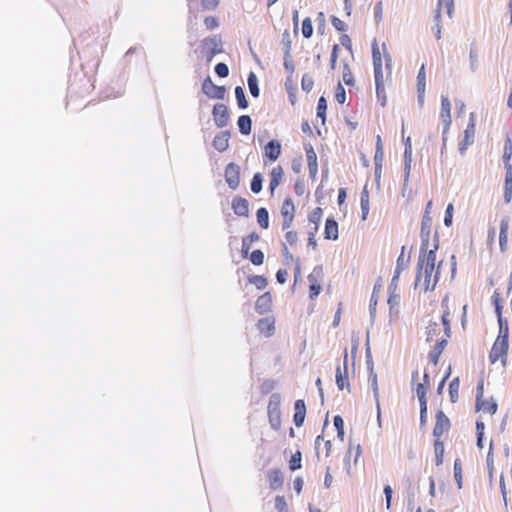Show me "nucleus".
I'll return each instance as SVG.
<instances>
[{"mask_svg":"<svg viewBox=\"0 0 512 512\" xmlns=\"http://www.w3.org/2000/svg\"><path fill=\"white\" fill-rule=\"evenodd\" d=\"M437 249L438 246L435 245L433 249L428 250V241L422 243L417 263L415 289L427 292L436 287L442 265V261H439L435 267Z\"/></svg>","mask_w":512,"mask_h":512,"instance_id":"f257e3e1","label":"nucleus"},{"mask_svg":"<svg viewBox=\"0 0 512 512\" xmlns=\"http://www.w3.org/2000/svg\"><path fill=\"white\" fill-rule=\"evenodd\" d=\"M372 60L376 96L381 106L387 102L386 87L392 81V58L388 53L385 43L380 47L376 41L372 44Z\"/></svg>","mask_w":512,"mask_h":512,"instance_id":"f03ea898","label":"nucleus"},{"mask_svg":"<svg viewBox=\"0 0 512 512\" xmlns=\"http://www.w3.org/2000/svg\"><path fill=\"white\" fill-rule=\"evenodd\" d=\"M442 306L445 307L441 317L442 324L432 322L426 328V341L435 343L433 349L429 352V360L433 365L438 364L439 357L447 345V339L450 337V312L447 300L442 301Z\"/></svg>","mask_w":512,"mask_h":512,"instance_id":"7ed1b4c3","label":"nucleus"},{"mask_svg":"<svg viewBox=\"0 0 512 512\" xmlns=\"http://www.w3.org/2000/svg\"><path fill=\"white\" fill-rule=\"evenodd\" d=\"M509 326L504 325L499 327V334L494 341L492 348L489 352V361L491 364H495L498 361L501 362L502 366L506 365L508 349H509Z\"/></svg>","mask_w":512,"mask_h":512,"instance_id":"20e7f679","label":"nucleus"},{"mask_svg":"<svg viewBox=\"0 0 512 512\" xmlns=\"http://www.w3.org/2000/svg\"><path fill=\"white\" fill-rule=\"evenodd\" d=\"M503 161L505 166L504 200L508 204L512 199V140L509 133H506Z\"/></svg>","mask_w":512,"mask_h":512,"instance_id":"39448f33","label":"nucleus"},{"mask_svg":"<svg viewBox=\"0 0 512 512\" xmlns=\"http://www.w3.org/2000/svg\"><path fill=\"white\" fill-rule=\"evenodd\" d=\"M475 410L488 415H494L498 410V404L493 397H484V378L481 377L476 387Z\"/></svg>","mask_w":512,"mask_h":512,"instance_id":"423d86ee","label":"nucleus"},{"mask_svg":"<svg viewBox=\"0 0 512 512\" xmlns=\"http://www.w3.org/2000/svg\"><path fill=\"white\" fill-rule=\"evenodd\" d=\"M200 54L206 62H211L215 55L223 52V43L220 35L205 37L200 42Z\"/></svg>","mask_w":512,"mask_h":512,"instance_id":"0eeeda50","label":"nucleus"},{"mask_svg":"<svg viewBox=\"0 0 512 512\" xmlns=\"http://www.w3.org/2000/svg\"><path fill=\"white\" fill-rule=\"evenodd\" d=\"M281 396L279 393H274L270 396L267 415L269 424L272 429L278 430L281 427Z\"/></svg>","mask_w":512,"mask_h":512,"instance_id":"6e6552de","label":"nucleus"},{"mask_svg":"<svg viewBox=\"0 0 512 512\" xmlns=\"http://www.w3.org/2000/svg\"><path fill=\"white\" fill-rule=\"evenodd\" d=\"M476 132V116L473 112L469 114V122L464 130L463 139L459 142V151L464 154L467 148L474 143Z\"/></svg>","mask_w":512,"mask_h":512,"instance_id":"1a4fd4ad","label":"nucleus"},{"mask_svg":"<svg viewBox=\"0 0 512 512\" xmlns=\"http://www.w3.org/2000/svg\"><path fill=\"white\" fill-rule=\"evenodd\" d=\"M295 212L296 208L293 199L290 196L286 197L280 208L283 230H288L292 226L295 218Z\"/></svg>","mask_w":512,"mask_h":512,"instance_id":"9d476101","label":"nucleus"},{"mask_svg":"<svg viewBox=\"0 0 512 512\" xmlns=\"http://www.w3.org/2000/svg\"><path fill=\"white\" fill-rule=\"evenodd\" d=\"M442 9L446 10V13L449 17H452V14L454 11V1L453 0H438L437 8L435 10V15H434L435 27L433 28L435 30V35H436L437 39L441 38L440 18H441Z\"/></svg>","mask_w":512,"mask_h":512,"instance_id":"9b49d317","label":"nucleus"},{"mask_svg":"<svg viewBox=\"0 0 512 512\" xmlns=\"http://www.w3.org/2000/svg\"><path fill=\"white\" fill-rule=\"evenodd\" d=\"M435 418L436 422L433 428V436L435 439H441L450 430L451 423L449 418L441 410L436 413Z\"/></svg>","mask_w":512,"mask_h":512,"instance_id":"f8f14e48","label":"nucleus"},{"mask_svg":"<svg viewBox=\"0 0 512 512\" xmlns=\"http://www.w3.org/2000/svg\"><path fill=\"white\" fill-rule=\"evenodd\" d=\"M505 300H506V297L503 295V293L500 292L499 289H495L491 296V302L494 306L495 313L497 315L498 325L501 328L504 325H508L507 320L504 319L503 315H502V310H503Z\"/></svg>","mask_w":512,"mask_h":512,"instance_id":"ddd939ff","label":"nucleus"},{"mask_svg":"<svg viewBox=\"0 0 512 512\" xmlns=\"http://www.w3.org/2000/svg\"><path fill=\"white\" fill-rule=\"evenodd\" d=\"M321 277L322 269L314 268L313 271L308 275L309 281V298L314 300L321 292Z\"/></svg>","mask_w":512,"mask_h":512,"instance_id":"4468645a","label":"nucleus"},{"mask_svg":"<svg viewBox=\"0 0 512 512\" xmlns=\"http://www.w3.org/2000/svg\"><path fill=\"white\" fill-rule=\"evenodd\" d=\"M225 180L232 190H236L240 184V167L235 163H229L225 168Z\"/></svg>","mask_w":512,"mask_h":512,"instance_id":"2eb2a0df","label":"nucleus"},{"mask_svg":"<svg viewBox=\"0 0 512 512\" xmlns=\"http://www.w3.org/2000/svg\"><path fill=\"white\" fill-rule=\"evenodd\" d=\"M203 92L210 98L223 99L225 97V87L217 86L210 77H207L202 84Z\"/></svg>","mask_w":512,"mask_h":512,"instance_id":"dca6fc26","label":"nucleus"},{"mask_svg":"<svg viewBox=\"0 0 512 512\" xmlns=\"http://www.w3.org/2000/svg\"><path fill=\"white\" fill-rule=\"evenodd\" d=\"M213 119L217 127L223 128L228 124L229 113L228 108L225 104L218 103L213 107Z\"/></svg>","mask_w":512,"mask_h":512,"instance_id":"f3484780","label":"nucleus"},{"mask_svg":"<svg viewBox=\"0 0 512 512\" xmlns=\"http://www.w3.org/2000/svg\"><path fill=\"white\" fill-rule=\"evenodd\" d=\"M281 150V143L278 140H271L264 146L263 157L270 162H274L281 155ZM264 164H266V160H264Z\"/></svg>","mask_w":512,"mask_h":512,"instance_id":"a211bd4d","label":"nucleus"},{"mask_svg":"<svg viewBox=\"0 0 512 512\" xmlns=\"http://www.w3.org/2000/svg\"><path fill=\"white\" fill-rule=\"evenodd\" d=\"M430 388V380L428 373H424L423 382L417 384L416 393L420 402L422 414L427 411V399L426 394Z\"/></svg>","mask_w":512,"mask_h":512,"instance_id":"6ab92c4d","label":"nucleus"},{"mask_svg":"<svg viewBox=\"0 0 512 512\" xmlns=\"http://www.w3.org/2000/svg\"><path fill=\"white\" fill-rule=\"evenodd\" d=\"M440 119L444 124V133L451 125V103L448 96L441 97Z\"/></svg>","mask_w":512,"mask_h":512,"instance_id":"aec40b11","label":"nucleus"},{"mask_svg":"<svg viewBox=\"0 0 512 512\" xmlns=\"http://www.w3.org/2000/svg\"><path fill=\"white\" fill-rule=\"evenodd\" d=\"M308 169L311 177H315L318 172L317 154L311 144L304 146Z\"/></svg>","mask_w":512,"mask_h":512,"instance_id":"412c9836","label":"nucleus"},{"mask_svg":"<svg viewBox=\"0 0 512 512\" xmlns=\"http://www.w3.org/2000/svg\"><path fill=\"white\" fill-rule=\"evenodd\" d=\"M267 480L271 490H278L283 487L284 477L280 469H271L267 473Z\"/></svg>","mask_w":512,"mask_h":512,"instance_id":"4be33fe9","label":"nucleus"},{"mask_svg":"<svg viewBox=\"0 0 512 512\" xmlns=\"http://www.w3.org/2000/svg\"><path fill=\"white\" fill-rule=\"evenodd\" d=\"M269 190L271 195H273L275 189L280 185L284 178V170L281 165H277L272 168L269 174Z\"/></svg>","mask_w":512,"mask_h":512,"instance_id":"5701e85b","label":"nucleus"},{"mask_svg":"<svg viewBox=\"0 0 512 512\" xmlns=\"http://www.w3.org/2000/svg\"><path fill=\"white\" fill-rule=\"evenodd\" d=\"M232 209L234 213L240 217H248L249 202L247 199L237 196L232 200Z\"/></svg>","mask_w":512,"mask_h":512,"instance_id":"b1692460","label":"nucleus"},{"mask_svg":"<svg viewBox=\"0 0 512 512\" xmlns=\"http://www.w3.org/2000/svg\"><path fill=\"white\" fill-rule=\"evenodd\" d=\"M272 307V295L270 292H265L260 295L255 303V309L259 314L267 313Z\"/></svg>","mask_w":512,"mask_h":512,"instance_id":"393cba45","label":"nucleus"},{"mask_svg":"<svg viewBox=\"0 0 512 512\" xmlns=\"http://www.w3.org/2000/svg\"><path fill=\"white\" fill-rule=\"evenodd\" d=\"M257 328L263 336L270 337L275 332V320L271 317L259 319Z\"/></svg>","mask_w":512,"mask_h":512,"instance_id":"a878e982","label":"nucleus"},{"mask_svg":"<svg viewBox=\"0 0 512 512\" xmlns=\"http://www.w3.org/2000/svg\"><path fill=\"white\" fill-rule=\"evenodd\" d=\"M295 413L293 416V421L297 427H301L304 423L306 416V405L304 400L298 399L294 405Z\"/></svg>","mask_w":512,"mask_h":512,"instance_id":"bb28decb","label":"nucleus"},{"mask_svg":"<svg viewBox=\"0 0 512 512\" xmlns=\"http://www.w3.org/2000/svg\"><path fill=\"white\" fill-rule=\"evenodd\" d=\"M347 357H348V353H347V349H345V351H344V371H342L340 367H337V370H336V384L340 390H343L345 387L349 386L348 374H347V368H346Z\"/></svg>","mask_w":512,"mask_h":512,"instance_id":"cd10ccee","label":"nucleus"},{"mask_svg":"<svg viewBox=\"0 0 512 512\" xmlns=\"http://www.w3.org/2000/svg\"><path fill=\"white\" fill-rule=\"evenodd\" d=\"M509 219L503 218L500 222L499 245L502 252L506 251L508 243Z\"/></svg>","mask_w":512,"mask_h":512,"instance_id":"c85d7f7f","label":"nucleus"},{"mask_svg":"<svg viewBox=\"0 0 512 512\" xmlns=\"http://www.w3.org/2000/svg\"><path fill=\"white\" fill-rule=\"evenodd\" d=\"M229 137L230 135L227 131L218 133L213 139V147L219 152L227 150L229 147Z\"/></svg>","mask_w":512,"mask_h":512,"instance_id":"c756f323","label":"nucleus"},{"mask_svg":"<svg viewBox=\"0 0 512 512\" xmlns=\"http://www.w3.org/2000/svg\"><path fill=\"white\" fill-rule=\"evenodd\" d=\"M324 237L327 240L338 239V223L332 218H328L325 222Z\"/></svg>","mask_w":512,"mask_h":512,"instance_id":"7c9ffc66","label":"nucleus"},{"mask_svg":"<svg viewBox=\"0 0 512 512\" xmlns=\"http://www.w3.org/2000/svg\"><path fill=\"white\" fill-rule=\"evenodd\" d=\"M426 89V75H425V66L422 65L417 75V91H418V99L422 104L424 101Z\"/></svg>","mask_w":512,"mask_h":512,"instance_id":"2f4dec72","label":"nucleus"},{"mask_svg":"<svg viewBox=\"0 0 512 512\" xmlns=\"http://www.w3.org/2000/svg\"><path fill=\"white\" fill-rule=\"evenodd\" d=\"M383 159H384L383 143H382L381 136L377 135L375 155H374V162H375L376 170L381 169Z\"/></svg>","mask_w":512,"mask_h":512,"instance_id":"473e14b6","label":"nucleus"},{"mask_svg":"<svg viewBox=\"0 0 512 512\" xmlns=\"http://www.w3.org/2000/svg\"><path fill=\"white\" fill-rule=\"evenodd\" d=\"M238 127H239V131L243 134V135H249L251 133V130H252V121H251V118L250 116L248 115H242L238 118Z\"/></svg>","mask_w":512,"mask_h":512,"instance_id":"72a5a7b5","label":"nucleus"},{"mask_svg":"<svg viewBox=\"0 0 512 512\" xmlns=\"http://www.w3.org/2000/svg\"><path fill=\"white\" fill-rule=\"evenodd\" d=\"M298 242V233L294 230H288L286 233H285V243H283V248H282V252L283 254H287L288 253V250H287V244L291 247H294L296 246Z\"/></svg>","mask_w":512,"mask_h":512,"instance_id":"f704fd0d","label":"nucleus"},{"mask_svg":"<svg viewBox=\"0 0 512 512\" xmlns=\"http://www.w3.org/2000/svg\"><path fill=\"white\" fill-rule=\"evenodd\" d=\"M257 222L261 228L267 229L269 227V213L264 207H261L256 212Z\"/></svg>","mask_w":512,"mask_h":512,"instance_id":"c9c22d12","label":"nucleus"},{"mask_svg":"<svg viewBox=\"0 0 512 512\" xmlns=\"http://www.w3.org/2000/svg\"><path fill=\"white\" fill-rule=\"evenodd\" d=\"M435 464L437 466L443 463L444 444L441 439L434 440Z\"/></svg>","mask_w":512,"mask_h":512,"instance_id":"e433bc0d","label":"nucleus"},{"mask_svg":"<svg viewBox=\"0 0 512 512\" xmlns=\"http://www.w3.org/2000/svg\"><path fill=\"white\" fill-rule=\"evenodd\" d=\"M460 380L458 377L454 378L449 384V396L451 402L455 403L459 398Z\"/></svg>","mask_w":512,"mask_h":512,"instance_id":"4c0bfd02","label":"nucleus"},{"mask_svg":"<svg viewBox=\"0 0 512 512\" xmlns=\"http://www.w3.org/2000/svg\"><path fill=\"white\" fill-rule=\"evenodd\" d=\"M323 217V210L321 207L314 208L310 214L308 215V220L310 223L314 224L313 227H318Z\"/></svg>","mask_w":512,"mask_h":512,"instance_id":"58836bf2","label":"nucleus"},{"mask_svg":"<svg viewBox=\"0 0 512 512\" xmlns=\"http://www.w3.org/2000/svg\"><path fill=\"white\" fill-rule=\"evenodd\" d=\"M302 454L300 451H296L294 454H292L290 460H289V469L291 471L298 470L302 467Z\"/></svg>","mask_w":512,"mask_h":512,"instance_id":"ea45409f","label":"nucleus"},{"mask_svg":"<svg viewBox=\"0 0 512 512\" xmlns=\"http://www.w3.org/2000/svg\"><path fill=\"white\" fill-rule=\"evenodd\" d=\"M248 86L250 93L253 97L259 96V87H258V81L256 75L251 72L248 76Z\"/></svg>","mask_w":512,"mask_h":512,"instance_id":"a19ab883","label":"nucleus"},{"mask_svg":"<svg viewBox=\"0 0 512 512\" xmlns=\"http://www.w3.org/2000/svg\"><path fill=\"white\" fill-rule=\"evenodd\" d=\"M326 111H327V101L324 96H321L318 100L317 104V117L322 119V124L325 123L326 120Z\"/></svg>","mask_w":512,"mask_h":512,"instance_id":"79ce46f5","label":"nucleus"},{"mask_svg":"<svg viewBox=\"0 0 512 512\" xmlns=\"http://www.w3.org/2000/svg\"><path fill=\"white\" fill-rule=\"evenodd\" d=\"M342 79L343 82L348 86H353L355 84L353 73L347 63L343 65Z\"/></svg>","mask_w":512,"mask_h":512,"instance_id":"37998d69","label":"nucleus"},{"mask_svg":"<svg viewBox=\"0 0 512 512\" xmlns=\"http://www.w3.org/2000/svg\"><path fill=\"white\" fill-rule=\"evenodd\" d=\"M301 32L304 38L308 39L313 35V25L309 17L302 21Z\"/></svg>","mask_w":512,"mask_h":512,"instance_id":"c03bdc74","label":"nucleus"},{"mask_svg":"<svg viewBox=\"0 0 512 512\" xmlns=\"http://www.w3.org/2000/svg\"><path fill=\"white\" fill-rule=\"evenodd\" d=\"M235 96L237 99L238 106L242 109H245L248 107V102L245 97V92L242 87L237 86L235 88Z\"/></svg>","mask_w":512,"mask_h":512,"instance_id":"a18cd8bd","label":"nucleus"},{"mask_svg":"<svg viewBox=\"0 0 512 512\" xmlns=\"http://www.w3.org/2000/svg\"><path fill=\"white\" fill-rule=\"evenodd\" d=\"M248 281L254 284L258 290H263L267 286L266 278L261 275L250 276Z\"/></svg>","mask_w":512,"mask_h":512,"instance_id":"49530a36","label":"nucleus"},{"mask_svg":"<svg viewBox=\"0 0 512 512\" xmlns=\"http://www.w3.org/2000/svg\"><path fill=\"white\" fill-rule=\"evenodd\" d=\"M469 60L471 70L476 71L478 69V49L474 45H471L469 51Z\"/></svg>","mask_w":512,"mask_h":512,"instance_id":"de8ad7c7","label":"nucleus"},{"mask_svg":"<svg viewBox=\"0 0 512 512\" xmlns=\"http://www.w3.org/2000/svg\"><path fill=\"white\" fill-rule=\"evenodd\" d=\"M262 175L261 173L254 174L251 181V191L255 194L259 193L262 190Z\"/></svg>","mask_w":512,"mask_h":512,"instance_id":"09e8293b","label":"nucleus"},{"mask_svg":"<svg viewBox=\"0 0 512 512\" xmlns=\"http://www.w3.org/2000/svg\"><path fill=\"white\" fill-rule=\"evenodd\" d=\"M250 261L252 262L253 265L255 266H260L263 264L264 262V253L259 250V249H256L254 250L251 254H250Z\"/></svg>","mask_w":512,"mask_h":512,"instance_id":"8fccbe9b","label":"nucleus"},{"mask_svg":"<svg viewBox=\"0 0 512 512\" xmlns=\"http://www.w3.org/2000/svg\"><path fill=\"white\" fill-rule=\"evenodd\" d=\"M400 320L398 318V315L395 314L394 316H390V319H389V327H390V331L392 333V335L397 332L398 334L401 333V327H400Z\"/></svg>","mask_w":512,"mask_h":512,"instance_id":"3c124183","label":"nucleus"},{"mask_svg":"<svg viewBox=\"0 0 512 512\" xmlns=\"http://www.w3.org/2000/svg\"><path fill=\"white\" fill-rule=\"evenodd\" d=\"M454 478L458 484V487H462V465L459 459L454 461Z\"/></svg>","mask_w":512,"mask_h":512,"instance_id":"603ef678","label":"nucleus"},{"mask_svg":"<svg viewBox=\"0 0 512 512\" xmlns=\"http://www.w3.org/2000/svg\"><path fill=\"white\" fill-rule=\"evenodd\" d=\"M274 505L277 512H288V506L284 496H276Z\"/></svg>","mask_w":512,"mask_h":512,"instance_id":"864d4df0","label":"nucleus"},{"mask_svg":"<svg viewBox=\"0 0 512 512\" xmlns=\"http://www.w3.org/2000/svg\"><path fill=\"white\" fill-rule=\"evenodd\" d=\"M204 25L207 30H214L219 27V20L215 16H206L204 18Z\"/></svg>","mask_w":512,"mask_h":512,"instance_id":"5fc2aeb1","label":"nucleus"},{"mask_svg":"<svg viewBox=\"0 0 512 512\" xmlns=\"http://www.w3.org/2000/svg\"><path fill=\"white\" fill-rule=\"evenodd\" d=\"M334 426L337 429L338 436L343 439L344 437V421L341 416L337 415L333 419Z\"/></svg>","mask_w":512,"mask_h":512,"instance_id":"6e6d98bb","label":"nucleus"},{"mask_svg":"<svg viewBox=\"0 0 512 512\" xmlns=\"http://www.w3.org/2000/svg\"><path fill=\"white\" fill-rule=\"evenodd\" d=\"M318 232V227H313L308 232V245L313 248V250L317 249V241L316 234Z\"/></svg>","mask_w":512,"mask_h":512,"instance_id":"4d7b16f0","label":"nucleus"},{"mask_svg":"<svg viewBox=\"0 0 512 512\" xmlns=\"http://www.w3.org/2000/svg\"><path fill=\"white\" fill-rule=\"evenodd\" d=\"M331 23H332L333 27L338 31L344 32L347 30L346 23L336 16L331 17Z\"/></svg>","mask_w":512,"mask_h":512,"instance_id":"13d9d810","label":"nucleus"},{"mask_svg":"<svg viewBox=\"0 0 512 512\" xmlns=\"http://www.w3.org/2000/svg\"><path fill=\"white\" fill-rule=\"evenodd\" d=\"M215 72L219 77L225 78L229 74V68L225 63H218L215 66Z\"/></svg>","mask_w":512,"mask_h":512,"instance_id":"bf43d9fd","label":"nucleus"},{"mask_svg":"<svg viewBox=\"0 0 512 512\" xmlns=\"http://www.w3.org/2000/svg\"><path fill=\"white\" fill-rule=\"evenodd\" d=\"M220 3V0H201L203 10H215Z\"/></svg>","mask_w":512,"mask_h":512,"instance_id":"052dcab7","label":"nucleus"},{"mask_svg":"<svg viewBox=\"0 0 512 512\" xmlns=\"http://www.w3.org/2000/svg\"><path fill=\"white\" fill-rule=\"evenodd\" d=\"M335 98L338 103L343 104L346 100V93L345 89L342 87V85L339 83L336 88Z\"/></svg>","mask_w":512,"mask_h":512,"instance_id":"680f3d73","label":"nucleus"},{"mask_svg":"<svg viewBox=\"0 0 512 512\" xmlns=\"http://www.w3.org/2000/svg\"><path fill=\"white\" fill-rule=\"evenodd\" d=\"M252 243L248 241L247 238H242V244H241V254L243 258H247L249 251L251 249Z\"/></svg>","mask_w":512,"mask_h":512,"instance_id":"e2e57ef3","label":"nucleus"},{"mask_svg":"<svg viewBox=\"0 0 512 512\" xmlns=\"http://www.w3.org/2000/svg\"><path fill=\"white\" fill-rule=\"evenodd\" d=\"M452 217H453V204H448L446 211H445V217H444V223L446 226H450L452 223Z\"/></svg>","mask_w":512,"mask_h":512,"instance_id":"0e129e2a","label":"nucleus"},{"mask_svg":"<svg viewBox=\"0 0 512 512\" xmlns=\"http://www.w3.org/2000/svg\"><path fill=\"white\" fill-rule=\"evenodd\" d=\"M340 43L342 46H344L346 49H348L350 52H352V40L347 34H342L339 38Z\"/></svg>","mask_w":512,"mask_h":512,"instance_id":"69168bd1","label":"nucleus"},{"mask_svg":"<svg viewBox=\"0 0 512 512\" xmlns=\"http://www.w3.org/2000/svg\"><path fill=\"white\" fill-rule=\"evenodd\" d=\"M384 494H385V498H386V508L390 509L391 508L392 494H393V490H392L390 485H386L384 487Z\"/></svg>","mask_w":512,"mask_h":512,"instance_id":"338daca9","label":"nucleus"},{"mask_svg":"<svg viewBox=\"0 0 512 512\" xmlns=\"http://www.w3.org/2000/svg\"><path fill=\"white\" fill-rule=\"evenodd\" d=\"M288 272L283 269H279L276 273V279L280 284H284L287 280Z\"/></svg>","mask_w":512,"mask_h":512,"instance_id":"774afa93","label":"nucleus"}]
</instances>
